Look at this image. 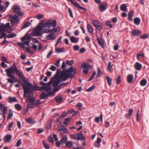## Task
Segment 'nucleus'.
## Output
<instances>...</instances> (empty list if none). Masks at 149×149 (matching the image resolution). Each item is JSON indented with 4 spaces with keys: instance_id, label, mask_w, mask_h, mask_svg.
I'll return each mask as SVG.
<instances>
[{
    "instance_id": "bb28decb",
    "label": "nucleus",
    "mask_w": 149,
    "mask_h": 149,
    "mask_svg": "<svg viewBox=\"0 0 149 149\" xmlns=\"http://www.w3.org/2000/svg\"><path fill=\"white\" fill-rule=\"evenodd\" d=\"M20 8L19 6L17 5H15L13 8V12L14 13H17L20 10Z\"/></svg>"
},
{
    "instance_id": "393cba45",
    "label": "nucleus",
    "mask_w": 149,
    "mask_h": 149,
    "mask_svg": "<svg viewBox=\"0 0 149 149\" xmlns=\"http://www.w3.org/2000/svg\"><path fill=\"white\" fill-rule=\"evenodd\" d=\"M32 38L30 35H27L26 34L23 37L21 38V40L23 41H24L26 40L32 39Z\"/></svg>"
},
{
    "instance_id": "a19ab883",
    "label": "nucleus",
    "mask_w": 149,
    "mask_h": 149,
    "mask_svg": "<svg viewBox=\"0 0 149 149\" xmlns=\"http://www.w3.org/2000/svg\"><path fill=\"white\" fill-rule=\"evenodd\" d=\"M52 122L51 121H48L45 125L46 128L47 129H50L51 127Z\"/></svg>"
},
{
    "instance_id": "3c124183",
    "label": "nucleus",
    "mask_w": 149,
    "mask_h": 149,
    "mask_svg": "<svg viewBox=\"0 0 149 149\" xmlns=\"http://www.w3.org/2000/svg\"><path fill=\"white\" fill-rule=\"evenodd\" d=\"M35 99L34 97L30 99L28 102V103H30L32 105H33L35 104Z\"/></svg>"
},
{
    "instance_id": "79ce46f5",
    "label": "nucleus",
    "mask_w": 149,
    "mask_h": 149,
    "mask_svg": "<svg viewBox=\"0 0 149 149\" xmlns=\"http://www.w3.org/2000/svg\"><path fill=\"white\" fill-rule=\"evenodd\" d=\"M103 27V25L102 23H100L99 24H98L96 27H95L96 29L99 30L100 31L101 30Z\"/></svg>"
},
{
    "instance_id": "b1692460",
    "label": "nucleus",
    "mask_w": 149,
    "mask_h": 149,
    "mask_svg": "<svg viewBox=\"0 0 149 149\" xmlns=\"http://www.w3.org/2000/svg\"><path fill=\"white\" fill-rule=\"evenodd\" d=\"M54 99L55 100L56 102L58 103L61 102L63 100L62 97L61 96L59 95H57L56 96Z\"/></svg>"
},
{
    "instance_id": "2eb2a0df",
    "label": "nucleus",
    "mask_w": 149,
    "mask_h": 149,
    "mask_svg": "<svg viewBox=\"0 0 149 149\" xmlns=\"http://www.w3.org/2000/svg\"><path fill=\"white\" fill-rule=\"evenodd\" d=\"M96 36L97 37V40L98 43L102 48H104V44L103 38H101L98 37L97 35H96Z\"/></svg>"
},
{
    "instance_id": "6e6d98bb",
    "label": "nucleus",
    "mask_w": 149,
    "mask_h": 149,
    "mask_svg": "<svg viewBox=\"0 0 149 149\" xmlns=\"http://www.w3.org/2000/svg\"><path fill=\"white\" fill-rule=\"evenodd\" d=\"M111 23V22L108 21L106 23L105 25L106 26H109L110 28H112L113 27V26Z\"/></svg>"
},
{
    "instance_id": "7ed1b4c3",
    "label": "nucleus",
    "mask_w": 149,
    "mask_h": 149,
    "mask_svg": "<svg viewBox=\"0 0 149 149\" xmlns=\"http://www.w3.org/2000/svg\"><path fill=\"white\" fill-rule=\"evenodd\" d=\"M81 68H83V72L85 74H88L89 71V69H91L92 66L89 63H83L80 65Z\"/></svg>"
},
{
    "instance_id": "c03bdc74",
    "label": "nucleus",
    "mask_w": 149,
    "mask_h": 149,
    "mask_svg": "<svg viewBox=\"0 0 149 149\" xmlns=\"http://www.w3.org/2000/svg\"><path fill=\"white\" fill-rule=\"evenodd\" d=\"M106 79H107L108 82V84L109 86H110L112 84V79L109 76H107L106 77Z\"/></svg>"
},
{
    "instance_id": "a878e982",
    "label": "nucleus",
    "mask_w": 149,
    "mask_h": 149,
    "mask_svg": "<svg viewBox=\"0 0 149 149\" xmlns=\"http://www.w3.org/2000/svg\"><path fill=\"white\" fill-rule=\"evenodd\" d=\"M67 135H65L62 138L61 140L60 141L61 143V144H65L67 141Z\"/></svg>"
},
{
    "instance_id": "473e14b6",
    "label": "nucleus",
    "mask_w": 149,
    "mask_h": 149,
    "mask_svg": "<svg viewBox=\"0 0 149 149\" xmlns=\"http://www.w3.org/2000/svg\"><path fill=\"white\" fill-rule=\"evenodd\" d=\"M111 61H109L108 63V64L107 65V69L108 71L110 72H111L113 71L112 70V66L111 65Z\"/></svg>"
},
{
    "instance_id": "680f3d73",
    "label": "nucleus",
    "mask_w": 149,
    "mask_h": 149,
    "mask_svg": "<svg viewBox=\"0 0 149 149\" xmlns=\"http://www.w3.org/2000/svg\"><path fill=\"white\" fill-rule=\"evenodd\" d=\"M74 68L72 67H70L68 68V70L65 69V71L70 73H71L73 71Z\"/></svg>"
},
{
    "instance_id": "5fc2aeb1",
    "label": "nucleus",
    "mask_w": 149,
    "mask_h": 149,
    "mask_svg": "<svg viewBox=\"0 0 149 149\" xmlns=\"http://www.w3.org/2000/svg\"><path fill=\"white\" fill-rule=\"evenodd\" d=\"M61 70L60 69H58L57 72L56 73V74L55 77V78H58L59 77V78H60V75L59 76V74L61 72Z\"/></svg>"
},
{
    "instance_id": "f704fd0d",
    "label": "nucleus",
    "mask_w": 149,
    "mask_h": 149,
    "mask_svg": "<svg viewBox=\"0 0 149 149\" xmlns=\"http://www.w3.org/2000/svg\"><path fill=\"white\" fill-rule=\"evenodd\" d=\"M52 89V87L50 86H48L46 89V91L47 93H49V94H51L50 95L51 96L53 95V91L52 92L51 91Z\"/></svg>"
},
{
    "instance_id": "37998d69",
    "label": "nucleus",
    "mask_w": 149,
    "mask_h": 149,
    "mask_svg": "<svg viewBox=\"0 0 149 149\" xmlns=\"http://www.w3.org/2000/svg\"><path fill=\"white\" fill-rule=\"evenodd\" d=\"M140 84L142 86L146 85L147 83V80L146 79H142L140 82Z\"/></svg>"
},
{
    "instance_id": "9b49d317",
    "label": "nucleus",
    "mask_w": 149,
    "mask_h": 149,
    "mask_svg": "<svg viewBox=\"0 0 149 149\" xmlns=\"http://www.w3.org/2000/svg\"><path fill=\"white\" fill-rule=\"evenodd\" d=\"M58 130L63 134H67L68 133L67 129L63 125H61L60 127L58 126Z\"/></svg>"
},
{
    "instance_id": "412c9836",
    "label": "nucleus",
    "mask_w": 149,
    "mask_h": 149,
    "mask_svg": "<svg viewBox=\"0 0 149 149\" xmlns=\"http://www.w3.org/2000/svg\"><path fill=\"white\" fill-rule=\"evenodd\" d=\"M133 79V76L132 74H128L127 77V81L128 83H131Z\"/></svg>"
},
{
    "instance_id": "c756f323",
    "label": "nucleus",
    "mask_w": 149,
    "mask_h": 149,
    "mask_svg": "<svg viewBox=\"0 0 149 149\" xmlns=\"http://www.w3.org/2000/svg\"><path fill=\"white\" fill-rule=\"evenodd\" d=\"M87 28L88 29V31L89 33H91L92 34H94L93 30V29L91 26L89 24H87Z\"/></svg>"
},
{
    "instance_id": "72a5a7b5",
    "label": "nucleus",
    "mask_w": 149,
    "mask_h": 149,
    "mask_svg": "<svg viewBox=\"0 0 149 149\" xmlns=\"http://www.w3.org/2000/svg\"><path fill=\"white\" fill-rule=\"evenodd\" d=\"M45 27L43 25L42 26L38 25L37 28H35V30L37 31L38 32H40L43 29V28Z\"/></svg>"
},
{
    "instance_id": "69168bd1",
    "label": "nucleus",
    "mask_w": 149,
    "mask_h": 149,
    "mask_svg": "<svg viewBox=\"0 0 149 149\" xmlns=\"http://www.w3.org/2000/svg\"><path fill=\"white\" fill-rule=\"evenodd\" d=\"M48 140L50 142L53 143H54V140L53 138L51 136H49L48 138Z\"/></svg>"
},
{
    "instance_id": "ddd939ff",
    "label": "nucleus",
    "mask_w": 149,
    "mask_h": 149,
    "mask_svg": "<svg viewBox=\"0 0 149 149\" xmlns=\"http://www.w3.org/2000/svg\"><path fill=\"white\" fill-rule=\"evenodd\" d=\"M101 142V139L99 137L97 138L96 141L93 143V146L95 147L99 148L101 146L100 143Z\"/></svg>"
},
{
    "instance_id": "cd10ccee",
    "label": "nucleus",
    "mask_w": 149,
    "mask_h": 149,
    "mask_svg": "<svg viewBox=\"0 0 149 149\" xmlns=\"http://www.w3.org/2000/svg\"><path fill=\"white\" fill-rule=\"evenodd\" d=\"M51 19H49L47 21L46 23L43 25L45 28H50L51 27Z\"/></svg>"
},
{
    "instance_id": "aec40b11",
    "label": "nucleus",
    "mask_w": 149,
    "mask_h": 149,
    "mask_svg": "<svg viewBox=\"0 0 149 149\" xmlns=\"http://www.w3.org/2000/svg\"><path fill=\"white\" fill-rule=\"evenodd\" d=\"M70 38L71 41L72 43H76L79 41V38H76L75 37L73 36H70Z\"/></svg>"
},
{
    "instance_id": "1a4fd4ad",
    "label": "nucleus",
    "mask_w": 149,
    "mask_h": 149,
    "mask_svg": "<svg viewBox=\"0 0 149 149\" xmlns=\"http://www.w3.org/2000/svg\"><path fill=\"white\" fill-rule=\"evenodd\" d=\"M108 4L106 2H104L103 4L100 5L99 6L100 11L101 12H103L106 10L108 7Z\"/></svg>"
},
{
    "instance_id": "0eeeda50",
    "label": "nucleus",
    "mask_w": 149,
    "mask_h": 149,
    "mask_svg": "<svg viewBox=\"0 0 149 149\" xmlns=\"http://www.w3.org/2000/svg\"><path fill=\"white\" fill-rule=\"evenodd\" d=\"M10 20H11V23L12 24L14 23L18 24L19 22V19L18 16L17 15H15L13 16L11 15H8Z\"/></svg>"
},
{
    "instance_id": "f03ea898",
    "label": "nucleus",
    "mask_w": 149,
    "mask_h": 149,
    "mask_svg": "<svg viewBox=\"0 0 149 149\" xmlns=\"http://www.w3.org/2000/svg\"><path fill=\"white\" fill-rule=\"evenodd\" d=\"M68 72L65 71V69H63L61 72L60 74V79L62 78V81H65L69 78H74V76L72 73H67Z\"/></svg>"
},
{
    "instance_id": "423d86ee",
    "label": "nucleus",
    "mask_w": 149,
    "mask_h": 149,
    "mask_svg": "<svg viewBox=\"0 0 149 149\" xmlns=\"http://www.w3.org/2000/svg\"><path fill=\"white\" fill-rule=\"evenodd\" d=\"M16 74L21 79L22 81L26 83L25 84L26 86H28V84L29 82H28L27 80L26 79V78L23 74L22 73L20 70L17 69V71L16 72Z\"/></svg>"
},
{
    "instance_id": "13d9d810",
    "label": "nucleus",
    "mask_w": 149,
    "mask_h": 149,
    "mask_svg": "<svg viewBox=\"0 0 149 149\" xmlns=\"http://www.w3.org/2000/svg\"><path fill=\"white\" fill-rule=\"evenodd\" d=\"M149 35L148 34H144L140 36V38L142 39H145L148 38Z\"/></svg>"
},
{
    "instance_id": "49530a36",
    "label": "nucleus",
    "mask_w": 149,
    "mask_h": 149,
    "mask_svg": "<svg viewBox=\"0 0 149 149\" xmlns=\"http://www.w3.org/2000/svg\"><path fill=\"white\" fill-rule=\"evenodd\" d=\"M57 25V22L56 19H53L51 21V26L53 28L55 27Z\"/></svg>"
},
{
    "instance_id": "2f4dec72",
    "label": "nucleus",
    "mask_w": 149,
    "mask_h": 149,
    "mask_svg": "<svg viewBox=\"0 0 149 149\" xmlns=\"http://www.w3.org/2000/svg\"><path fill=\"white\" fill-rule=\"evenodd\" d=\"M141 19L139 17H136L134 19V23L136 25H139L141 22Z\"/></svg>"
},
{
    "instance_id": "5701e85b",
    "label": "nucleus",
    "mask_w": 149,
    "mask_h": 149,
    "mask_svg": "<svg viewBox=\"0 0 149 149\" xmlns=\"http://www.w3.org/2000/svg\"><path fill=\"white\" fill-rule=\"evenodd\" d=\"M142 65L139 62H136L134 65L135 69L138 70H140L142 68Z\"/></svg>"
},
{
    "instance_id": "e2e57ef3",
    "label": "nucleus",
    "mask_w": 149,
    "mask_h": 149,
    "mask_svg": "<svg viewBox=\"0 0 149 149\" xmlns=\"http://www.w3.org/2000/svg\"><path fill=\"white\" fill-rule=\"evenodd\" d=\"M97 72L98 73L96 77H100V74H102L101 70L99 67L97 68Z\"/></svg>"
},
{
    "instance_id": "e433bc0d",
    "label": "nucleus",
    "mask_w": 149,
    "mask_h": 149,
    "mask_svg": "<svg viewBox=\"0 0 149 149\" xmlns=\"http://www.w3.org/2000/svg\"><path fill=\"white\" fill-rule=\"evenodd\" d=\"M65 144V146L68 148H71L72 146L73 143L70 141H67Z\"/></svg>"
},
{
    "instance_id": "4be33fe9",
    "label": "nucleus",
    "mask_w": 149,
    "mask_h": 149,
    "mask_svg": "<svg viewBox=\"0 0 149 149\" xmlns=\"http://www.w3.org/2000/svg\"><path fill=\"white\" fill-rule=\"evenodd\" d=\"M17 69L16 68H13L12 67H10L9 69H6V72H10V73H14L15 72L17 71Z\"/></svg>"
},
{
    "instance_id": "7c9ffc66",
    "label": "nucleus",
    "mask_w": 149,
    "mask_h": 149,
    "mask_svg": "<svg viewBox=\"0 0 149 149\" xmlns=\"http://www.w3.org/2000/svg\"><path fill=\"white\" fill-rule=\"evenodd\" d=\"M26 120L27 123L30 124H34L36 122V121L31 118H26Z\"/></svg>"
},
{
    "instance_id": "6ab92c4d",
    "label": "nucleus",
    "mask_w": 149,
    "mask_h": 149,
    "mask_svg": "<svg viewBox=\"0 0 149 149\" xmlns=\"http://www.w3.org/2000/svg\"><path fill=\"white\" fill-rule=\"evenodd\" d=\"M12 138V135L10 134H8L4 138V141L8 143L11 140Z\"/></svg>"
},
{
    "instance_id": "603ef678",
    "label": "nucleus",
    "mask_w": 149,
    "mask_h": 149,
    "mask_svg": "<svg viewBox=\"0 0 149 149\" xmlns=\"http://www.w3.org/2000/svg\"><path fill=\"white\" fill-rule=\"evenodd\" d=\"M116 83L117 84H120L121 82V77L120 75H118L116 80Z\"/></svg>"
},
{
    "instance_id": "4468645a",
    "label": "nucleus",
    "mask_w": 149,
    "mask_h": 149,
    "mask_svg": "<svg viewBox=\"0 0 149 149\" xmlns=\"http://www.w3.org/2000/svg\"><path fill=\"white\" fill-rule=\"evenodd\" d=\"M133 111V109H130L128 111V113L125 115V117L127 119H130L131 116L132 114Z\"/></svg>"
},
{
    "instance_id": "c85d7f7f",
    "label": "nucleus",
    "mask_w": 149,
    "mask_h": 149,
    "mask_svg": "<svg viewBox=\"0 0 149 149\" xmlns=\"http://www.w3.org/2000/svg\"><path fill=\"white\" fill-rule=\"evenodd\" d=\"M120 10L122 11H125L127 10V6L126 4H123L120 6Z\"/></svg>"
},
{
    "instance_id": "6e6552de",
    "label": "nucleus",
    "mask_w": 149,
    "mask_h": 149,
    "mask_svg": "<svg viewBox=\"0 0 149 149\" xmlns=\"http://www.w3.org/2000/svg\"><path fill=\"white\" fill-rule=\"evenodd\" d=\"M68 0L74 7H76V8H78L81 10H83L84 11H87V10L86 9L81 6L77 2H74L73 0Z\"/></svg>"
},
{
    "instance_id": "f8f14e48",
    "label": "nucleus",
    "mask_w": 149,
    "mask_h": 149,
    "mask_svg": "<svg viewBox=\"0 0 149 149\" xmlns=\"http://www.w3.org/2000/svg\"><path fill=\"white\" fill-rule=\"evenodd\" d=\"M10 28V25L9 23H6L4 27H1L0 25V31L5 32L6 30L9 29Z\"/></svg>"
},
{
    "instance_id": "4d7b16f0",
    "label": "nucleus",
    "mask_w": 149,
    "mask_h": 149,
    "mask_svg": "<svg viewBox=\"0 0 149 149\" xmlns=\"http://www.w3.org/2000/svg\"><path fill=\"white\" fill-rule=\"evenodd\" d=\"M54 88L53 91V95L59 89L60 87L59 86L55 87H54Z\"/></svg>"
},
{
    "instance_id": "c9c22d12",
    "label": "nucleus",
    "mask_w": 149,
    "mask_h": 149,
    "mask_svg": "<svg viewBox=\"0 0 149 149\" xmlns=\"http://www.w3.org/2000/svg\"><path fill=\"white\" fill-rule=\"evenodd\" d=\"M58 30H59V31H60V27L57 26L56 28L52 29L51 30V32L52 33H53V34H54L57 32Z\"/></svg>"
},
{
    "instance_id": "ea45409f",
    "label": "nucleus",
    "mask_w": 149,
    "mask_h": 149,
    "mask_svg": "<svg viewBox=\"0 0 149 149\" xmlns=\"http://www.w3.org/2000/svg\"><path fill=\"white\" fill-rule=\"evenodd\" d=\"M8 102L10 103H11L15 102H17V100L16 97H9Z\"/></svg>"
},
{
    "instance_id": "f3484780",
    "label": "nucleus",
    "mask_w": 149,
    "mask_h": 149,
    "mask_svg": "<svg viewBox=\"0 0 149 149\" xmlns=\"http://www.w3.org/2000/svg\"><path fill=\"white\" fill-rule=\"evenodd\" d=\"M55 38V35L53 33L48 34L46 36V38L47 40H54Z\"/></svg>"
},
{
    "instance_id": "20e7f679",
    "label": "nucleus",
    "mask_w": 149,
    "mask_h": 149,
    "mask_svg": "<svg viewBox=\"0 0 149 149\" xmlns=\"http://www.w3.org/2000/svg\"><path fill=\"white\" fill-rule=\"evenodd\" d=\"M71 137L72 139L78 141H84L85 139V137L83 136L82 133L81 132H80L77 134H71Z\"/></svg>"
},
{
    "instance_id": "8fccbe9b",
    "label": "nucleus",
    "mask_w": 149,
    "mask_h": 149,
    "mask_svg": "<svg viewBox=\"0 0 149 149\" xmlns=\"http://www.w3.org/2000/svg\"><path fill=\"white\" fill-rule=\"evenodd\" d=\"M6 72V74L8 76V77H10L11 79H14L15 78V77L11 73H10L9 72Z\"/></svg>"
},
{
    "instance_id": "052dcab7",
    "label": "nucleus",
    "mask_w": 149,
    "mask_h": 149,
    "mask_svg": "<svg viewBox=\"0 0 149 149\" xmlns=\"http://www.w3.org/2000/svg\"><path fill=\"white\" fill-rule=\"evenodd\" d=\"M100 23V22L96 20H93L92 21V23L95 27H96L97 25L99 24Z\"/></svg>"
},
{
    "instance_id": "0e129e2a",
    "label": "nucleus",
    "mask_w": 149,
    "mask_h": 149,
    "mask_svg": "<svg viewBox=\"0 0 149 149\" xmlns=\"http://www.w3.org/2000/svg\"><path fill=\"white\" fill-rule=\"evenodd\" d=\"M70 119L69 118H65L63 124L64 125H67L68 123L70 121Z\"/></svg>"
},
{
    "instance_id": "a18cd8bd",
    "label": "nucleus",
    "mask_w": 149,
    "mask_h": 149,
    "mask_svg": "<svg viewBox=\"0 0 149 149\" xmlns=\"http://www.w3.org/2000/svg\"><path fill=\"white\" fill-rule=\"evenodd\" d=\"M13 113L11 109L9 110V113L8 115L7 119H9L13 117Z\"/></svg>"
},
{
    "instance_id": "39448f33",
    "label": "nucleus",
    "mask_w": 149,
    "mask_h": 149,
    "mask_svg": "<svg viewBox=\"0 0 149 149\" xmlns=\"http://www.w3.org/2000/svg\"><path fill=\"white\" fill-rule=\"evenodd\" d=\"M50 81L52 83V84H53L52 86L53 87H55L58 86L59 83L60 82H62L63 81H61L59 77L58 78L54 77L51 78Z\"/></svg>"
},
{
    "instance_id": "9d476101",
    "label": "nucleus",
    "mask_w": 149,
    "mask_h": 149,
    "mask_svg": "<svg viewBox=\"0 0 149 149\" xmlns=\"http://www.w3.org/2000/svg\"><path fill=\"white\" fill-rule=\"evenodd\" d=\"M141 34V31L140 30H132L131 33V36H137Z\"/></svg>"
},
{
    "instance_id": "dca6fc26",
    "label": "nucleus",
    "mask_w": 149,
    "mask_h": 149,
    "mask_svg": "<svg viewBox=\"0 0 149 149\" xmlns=\"http://www.w3.org/2000/svg\"><path fill=\"white\" fill-rule=\"evenodd\" d=\"M51 94L49 93L46 94L45 92L42 93L40 95V99H45L47 98L49 96H51Z\"/></svg>"
},
{
    "instance_id": "de8ad7c7",
    "label": "nucleus",
    "mask_w": 149,
    "mask_h": 149,
    "mask_svg": "<svg viewBox=\"0 0 149 149\" xmlns=\"http://www.w3.org/2000/svg\"><path fill=\"white\" fill-rule=\"evenodd\" d=\"M15 108L18 111H20L22 109L21 105L19 104H16L15 105Z\"/></svg>"
},
{
    "instance_id": "864d4df0",
    "label": "nucleus",
    "mask_w": 149,
    "mask_h": 149,
    "mask_svg": "<svg viewBox=\"0 0 149 149\" xmlns=\"http://www.w3.org/2000/svg\"><path fill=\"white\" fill-rule=\"evenodd\" d=\"M95 85H93L91 86L88 89H87L86 90V91L87 92H90L93 90L94 89H95Z\"/></svg>"
},
{
    "instance_id": "f257e3e1",
    "label": "nucleus",
    "mask_w": 149,
    "mask_h": 149,
    "mask_svg": "<svg viewBox=\"0 0 149 149\" xmlns=\"http://www.w3.org/2000/svg\"><path fill=\"white\" fill-rule=\"evenodd\" d=\"M28 86L23 84L22 86L24 90V97L25 98L32 97L33 95L34 92L32 91V90L35 91H42L46 89L48 86L52 84V83L49 81L47 83H45L42 81L40 82V84L42 86H38L35 84L33 86L31 83H29Z\"/></svg>"
},
{
    "instance_id": "a211bd4d",
    "label": "nucleus",
    "mask_w": 149,
    "mask_h": 149,
    "mask_svg": "<svg viewBox=\"0 0 149 149\" xmlns=\"http://www.w3.org/2000/svg\"><path fill=\"white\" fill-rule=\"evenodd\" d=\"M43 33L40 32H38L37 31L35 30V29H34L32 33L31 34V35L33 36H41Z\"/></svg>"
},
{
    "instance_id": "338daca9",
    "label": "nucleus",
    "mask_w": 149,
    "mask_h": 149,
    "mask_svg": "<svg viewBox=\"0 0 149 149\" xmlns=\"http://www.w3.org/2000/svg\"><path fill=\"white\" fill-rule=\"evenodd\" d=\"M67 115V113L65 112H63L61 115V116H59V118H62L65 117Z\"/></svg>"
},
{
    "instance_id": "09e8293b",
    "label": "nucleus",
    "mask_w": 149,
    "mask_h": 149,
    "mask_svg": "<svg viewBox=\"0 0 149 149\" xmlns=\"http://www.w3.org/2000/svg\"><path fill=\"white\" fill-rule=\"evenodd\" d=\"M42 142L44 146V147L46 149H49V145L48 144L46 143L45 141L44 140H42Z\"/></svg>"
},
{
    "instance_id": "4c0bfd02",
    "label": "nucleus",
    "mask_w": 149,
    "mask_h": 149,
    "mask_svg": "<svg viewBox=\"0 0 149 149\" xmlns=\"http://www.w3.org/2000/svg\"><path fill=\"white\" fill-rule=\"evenodd\" d=\"M65 48L64 47H62L60 48H56L55 49L56 52L58 53L64 52Z\"/></svg>"
},
{
    "instance_id": "58836bf2",
    "label": "nucleus",
    "mask_w": 149,
    "mask_h": 149,
    "mask_svg": "<svg viewBox=\"0 0 149 149\" xmlns=\"http://www.w3.org/2000/svg\"><path fill=\"white\" fill-rule=\"evenodd\" d=\"M144 54L143 51H141L140 53H138L137 54V58L138 59L140 58L141 57H144Z\"/></svg>"
},
{
    "instance_id": "774afa93",
    "label": "nucleus",
    "mask_w": 149,
    "mask_h": 149,
    "mask_svg": "<svg viewBox=\"0 0 149 149\" xmlns=\"http://www.w3.org/2000/svg\"><path fill=\"white\" fill-rule=\"evenodd\" d=\"M43 17V14H38L36 16V17L38 19H40Z\"/></svg>"
},
{
    "instance_id": "bf43d9fd",
    "label": "nucleus",
    "mask_w": 149,
    "mask_h": 149,
    "mask_svg": "<svg viewBox=\"0 0 149 149\" xmlns=\"http://www.w3.org/2000/svg\"><path fill=\"white\" fill-rule=\"evenodd\" d=\"M31 24L29 22H28L25 23L22 27V29H24L25 28H27L28 26H29Z\"/></svg>"
}]
</instances>
